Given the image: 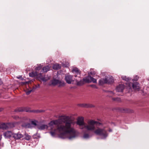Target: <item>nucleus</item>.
Returning <instances> with one entry per match:
<instances>
[{"label": "nucleus", "instance_id": "obj_1", "mask_svg": "<svg viewBox=\"0 0 149 149\" xmlns=\"http://www.w3.org/2000/svg\"><path fill=\"white\" fill-rule=\"evenodd\" d=\"M65 125H58L56 129L50 131V133L52 136H54L58 131L60 133L59 136L61 138L65 139L67 136L70 139L74 138L77 135L75 131L71 127L72 121L69 119L68 116L65 117Z\"/></svg>", "mask_w": 149, "mask_h": 149}, {"label": "nucleus", "instance_id": "obj_2", "mask_svg": "<svg viewBox=\"0 0 149 149\" xmlns=\"http://www.w3.org/2000/svg\"><path fill=\"white\" fill-rule=\"evenodd\" d=\"M15 112H22L25 111L26 112H33L34 113H40L43 111L41 110H31L30 108L28 107H21L17 108L15 111Z\"/></svg>", "mask_w": 149, "mask_h": 149}, {"label": "nucleus", "instance_id": "obj_3", "mask_svg": "<svg viewBox=\"0 0 149 149\" xmlns=\"http://www.w3.org/2000/svg\"><path fill=\"white\" fill-rule=\"evenodd\" d=\"M88 125H84V127L85 128L88 130L93 131L95 129V124L100 125V123L94 121L93 120H91L88 121Z\"/></svg>", "mask_w": 149, "mask_h": 149}, {"label": "nucleus", "instance_id": "obj_4", "mask_svg": "<svg viewBox=\"0 0 149 149\" xmlns=\"http://www.w3.org/2000/svg\"><path fill=\"white\" fill-rule=\"evenodd\" d=\"M96 135L101 136L102 138H106L108 136L107 131L104 129L98 128L94 131Z\"/></svg>", "mask_w": 149, "mask_h": 149}, {"label": "nucleus", "instance_id": "obj_5", "mask_svg": "<svg viewBox=\"0 0 149 149\" xmlns=\"http://www.w3.org/2000/svg\"><path fill=\"white\" fill-rule=\"evenodd\" d=\"M113 81V77L112 76H109L100 80L99 81V84L101 85H103L105 84H111Z\"/></svg>", "mask_w": 149, "mask_h": 149}, {"label": "nucleus", "instance_id": "obj_6", "mask_svg": "<svg viewBox=\"0 0 149 149\" xmlns=\"http://www.w3.org/2000/svg\"><path fill=\"white\" fill-rule=\"evenodd\" d=\"M128 86L130 88L132 87L135 91H138L140 89L139 84L137 82L128 83Z\"/></svg>", "mask_w": 149, "mask_h": 149}, {"label": "nucleus", "instance_id": "obj_7", "mask_svg": "<svg viewBox=\"0 0 149 149\" xmlns=\"http://www.w3.org/2000/svg\"><path fill=\"white\" fill-rule=\"evenodd\" d=\"M84 81L86 83H89L93 82L94 83L96 82V80L91 76L84 78Z\"/></svg>", "mask_w": 149, "mask_h": 149}, {"label": "nucleus", "instance_id": "obj_8", "mask_svg": "<svg viewBox=\"0 0 149 149\" xmlns=\"http://www.w3.org/2000/svg\"><path fill=\"white\" fill-rule=\"evenodd\" d=\"M72 72L75 74L74 76L76 77H79L80 76V71L77 68H74L72 70Z\"/></svg>", "mask_w": 149, "mask_h": 149}, {"label": "nucleus", "instance_id": "obj_9", "mask_svg": "<svg viewBox=\"0 0 149 149\" xmlns=\"http://www.w3.org/2000/svg\"><path fill=\"white\" fill-rule=\"evenodd\" d=\"M117 109L119 111L124 113H131L132 112V110L127 108H118Z\"/></svg>", "mask_w": 149, "mask_h": 149}, {"label": "nucleus", "instance_id": "obj_10", "mask_svg": "<svg viewBox=\"0 0 149 149\" xmlns=\"http://www.w3.org/2000/svg\"><path fill=\"white\" fill-rule=\"evenodd\" d=\"M77 124L84 127L85 124L84 121V118L83 117H79L78 118L77 122Z\"/></svg>", "mask_w": 149, "mask_h": 149}, {"label": "nucleus", "instance_id": "obj_11", "mask_svg": "<svg viewBox=\"0 0 149 149\" xmlns=\"http://www.w3.org/2000/svg\"><path fill=\"white\" fill-rule=\"evenodd\" d=\"M65 78L66 82L69 84H71V82L73 81L72 76L70 75H66Z\"/></svg>", "mask_w": 149, "mask_h": 149}, {"label": "nucleus", "instance_id": "obj_12", "mask_svg": "<svg viewBox=\"0 0 149 149\" xmlns=\"http://www.w3.org/2000/svg\"><path fill=\"white\" fill-rule=\"evenodd\" d=\"M36 77L38 80H40L45 81L49 79L50 78V77H49L47 78H46L45 77H43L41 73L38 74V75Z\"/></svg>", "mask_w": 149, "mask_h": 149}, {"label": "nucleus", "instance_id": "obj_13", "mask_svg": "<svg viewBox=\"0 0 149 149\" xmlns=\"http://www.w3.org/2000/svg\"><path fill=\"white\" fill-rule=\"evenodd\" d=\"M23 137V135L20 132H19L17 133H13V137L16 140L20 139Z\"/></svg>", "mask_w": 149, "mask_h": 149}, {"label": "nucleus", "instance_id": "obj_14", "mask_svg": "<svg viewBox=\"0 0 149 149\" xmlns=\"http://www.w3.org/2000/svg\"><path fill=\"white\" fill-rule=\"evenodd\" d=\"M13 133L11 131H8L6 132H5L3 133V136L5 138H10L12 136H13Z\"/></svg>", "mask_w": 149, "mask_h": 149}, {"label": "nucleus", "instance_id": "obj_15", "mask_svg": "<svg viewBox=\"0 0 149 149\" xmlns=\"http://www.w3.org/2000/svg\"><path fill=\"white\" fill-rule=\"evenodd\" d=\"M125 86L123 84H119L116 88V91L118 92H122L124 89Z\"/></svg>", "mask_w": 149, "mask_h": 149}, {"label": "nucleus", "instance_id": "obj_16", "mask_svg": "<svg viewBox=\"0 0 149 149\" xmlns=\"http://www.w3.org/2000/svg\"><path fill=\"white\" fill-rule=\"evenodd\" d=\"M78 105L80 107H93V105L88 103H81L79 104Z\"/></svg>", "mask_w": 149, "mask_h": 149}, {"label": "nucleus", "instance_id": "obj_17", "mask_svg": "<svg viewBox=\"0 0 149 149\" xmlns=\"http://www.w3.org/2000/svg\"><path fill=\"white\" fill-rule=\"evenodd\" d=\"M59 121L58 120L52 121L49 123V124L51 126V127L52 128L53 125H58L59 124Z\"/></svg>", "mask_w": 149, "mask_h": 149}, {"label": "nucleus", "instance_id": "obj_18", "mask_svg": "<svg viewBox=\"0 0 149 149\" xmlns=\"http://www.w3.org/2000/svg\"><path fill=\"white\" fill-rule=\"evenodd\" d=\"M51 84H50V85H52L53 86H55L58 84H60V82L59 81L54 79L51 81Z\"/></svg>", "mask_w": 149, "mask_h": 149}, {"label": "nucleus", "instance_id": "obj_19", "mask_svg": "<svg viewBox=\"0 0 149 149\" xmlns=\"http://www.w3.org/2000/svg\"><path fill=\"white\" fill-rule=\"evenodd\" d=\"M0 128L3 130H7V123H2L0 124Z\"/></svg>", "mask_w": 149, "mask_h": 149}, {"label": "nucleus", "instance_id": "obj_20", "mask_svg": "<svg viewBox=\"0 0 149 149\" xmlns=\"http://www.w3.org/2000/svg\"><path fill=\"white\" fill-rule=\"evenodd\" d=\"M29 75L30 77H36L38 75V72L36 71H33L29 73Z\"/></svg>", "mask_w": 149, "mask_h": 149}, {"label": "nucleus", "instance_id": "obj_21", "mask_svg": "<svg viewBox=\"0 0 149 149\" xmlns=\"http://www.w3.org/2000/svg\"><path fill=\"white\" fill-rule=\"evenodd\" d=\"M50 67L49 65H47L44 67L41 70V72H47L50 70Z\"/></svg>", "mask_w": 149, "mask_h": 149}, {"label": "nucleus", "instance_id": "obj_22", "mask_svg": "<svg viewBox=\"0 0 149 149\" xmlns=\"http://www.w3.org/2000/svg\"><path fill=\"white\" fill-rule=\"evenodd\" d=\"M15 124V123H7L8 129L14 127Z\"/></svg>", "mask_w": 149, "mask_h": 149}, {"label": "nucleus", "instance_id": "obj_23", "mask_svg": "<svg viewBox=\"0 0 149 149\" xmlns=\"http://www.w3.org/2000/svg\"><path fill=\"white\" fill-rule=\"evenodd\" d=\"M75 79L77 85H81L84 84V82H85V81H84V79H83V80H80L79 81L77 79Z\"/></svg>", "mask_w": 149, "mask_h": 149}, {"label": "nucleus", "instance_id": "obj_24", "mask_svg": "<svg viewBox=\"0 0 149 149\" xmlns=\"http://www.w3.org/2000/svg\"><path fill=\"white\" fill-rule=\"evenodd\" d=\"M47 127V126L45 125H38L37 127V128L40 130H43Z\"/></svg>", "mask_w": 149, "mask_h": 149}, {"label": "nucleus", "instance_id": "obj_25", "mask_svg": "<svg viewBox=\"0 0 149 149\" xmlns=\"http://www.w3.org/2000/svg\"><path fill=\"white\" fill-rule=\"evenodd\" d=\"M40 87V85L39 84L38 85V86H37L36 85L35 86H34L33 87V88L32 90H29L26 92V94L27 95H28L30 94V93H31V92L32 91H33L34 90H35L37 88H39Z\"/></svg>", "mask_w": 149, "mask_h": 149}, {"label": "nucleus", "instance_id": "obj_26", "mask_svg": "<svg viewBox=\"0 0 149 149\" xmlns=\"http://www.w3.org/2000/svg\"><path fill=\"white\" fill-rule=\"evenodd\" d=\"M22 126L26 128H31L32 127L31 124L29 123H26L23 124Z\"/></svg>", "mask_w": 149, "mask_h": 149}, {"label": "nucleus", "instance_id": "obj_27", "mask_svg": "<svg viewBox=\"0 0 149 149\" xmlns=\"http://www.w3.org/2000/svg\"><path fill=\"white\" fill-rule=\"evenodd\" d=\"M61 68V66L60 65L55 64L53 66V69L55 70H58L60 69Z\"/></svg>", "mask_w": 149, "mask_h": 149}, {"label": "nucleus", "instance_id": "obj_28", "mask_svg": "<svg viewBox=\"0 0 149 149\" xmlns=\"http://www.w3.org/2000/svg\"><path fill=\"white\" fill-rule=\"evenodd\" d=\"M122 78L123 80H125L127 82H129L131 80V79L129 77H127L126 76H122Z\"/></svg>", "mask_w": 149, "mask_h": 149}, {"label": "nucleus", "instance_id": "obj_29", "mask_svg": "<svg viewBox=\"0 0 149 149\" xmlns=\"http://www.w3.org/2000/svg\"><path fill=\"white\" fill-rule=\"evenodd\" d=\"M25 136V139L29 141L31 139V136L27 134L26 133Z\"/></svg>", "mask_w": 149, "mask_h": 149}, {"label": "nucleus", "instance_id": "obj_30", "mask_svg": "<svg viewBox=\"0 0 149 149\" xmlns=\"http://www.w3.org/2000/svg\"><path fill=\"white\" fill-rule=\"evenodd\" d=\"M37 123H38V121L34 120L31 121V124L35 126H37L38 127V125L37 124Z\"/></svg>", "mask_w": 149, "mask_h": 149}, {"label": "nucleus", "instance_id": "obj_31", "mask_svg": "<svg viewBox=\"0 0 149 149\" xmlns=\"http://www.w3.org/2000/svg\"><path fill=\"white\" fill-rule=\"evenodd\" d=\"M89 135L88 134L84 133V134L83 137L84 138L87 139L89 137Z\"/></svg>", "mask_w": 149, "mask_h": 149}, {"label": "nucleus", "instance_id": "obj_32", "mask_svg": "<svg viewBox=\"0 0 149 149\" xmlns=\"http://www.w3.org/2000/svg\"><path fill=\"white\" fill-rule=\"evenodd\" d=\"M139 77L137 76H136L134 78L132 79V81L134 82V81H137Z\"/></svg>", "mask_w": 149, "mask_h": 149}, {"label": "nucleus", "instance_id": "obj_33", "mask_svg": "<svg viewBox=\"0 0 149 149\" xmlns=\"http://www.w3.org/2000/svg\"><path fill=\"white\" fill-rule=\"evenodd\" d=\"M42 68L41 65H39L35 68V69L37 70H39Z\"/></svg>", "mask_w": 149, "mask_h": 149}, {"label": "nucleus", "instance_id": "obj_34", "mask_svg": "<svg viewBox=\"0 0 149 149\" xmlns=\"http://www.w3.org/2000/svg\"><path fill=\"white\" fill-rule=\"evenodd\" d=\"M113 99L115 101H119L120 100V99L118 97L114 98Z\"/></svg>", "mask_w": 149, "mask_h": 149}, {"label": "nucleus", "instance_id": "obj_35", "mask_svg": "<svg viewBox=\"0 0 149 149\" xmlns=\"http://www.w3.org/2000/svg\"><path fill=\"white\" fill-rule=\"evenodd\" d=\"M13 118L15 119H17L18 118H19V117L18 116H13Z\"/></svg>", "mask_w": 149, "mask_h": 149}, {"label": "nucleus", "instance_id": "obj_36", "mask_svg": "<svg viewBox=\"0 0 149 149\" xmlns=\"http://www.w3.org/2000/svg\"><path fill=\"white\" fill-rule=\"evenodd\" d=\"M2 81L1 79H0V85H1L2 84Z\"/></svg>", "mask_w": 149, "mask_h": 149}, {"label": "nucleus", "instance_id": "obj_37", "mask_svg": "<svg viewBox=\"0 0 149 149\" xmlns=\"http://www.w3.org/2000/svg\"><path fill=\"white\" fill-rule=\"evenodd\" d=\"M3 110V109L1 108H0V111H1Z\"/></svg>", "mask_w": 149, "mask_h": 149}, {"label": "nucleus", "instance_id": "obj_38", "mask_svg": "<svg viewBox=\"0 0 149 149\" xmlns=\"http://www.w3.org/2000/svg\"><path fill=\"white\" fill-rule=\"evenodd\" d=\"M109 132H111L112 131V130L111 129H109Z\"/></svg>", "mask_w": 149, "mask_h": 149}, {"label": "nucleus", "instance_id": "obj_39", "mask_svg": "<svg viewBox=\"0 0 149 149\" xmlns=\"http://www.w3.org/2000/svg\"><path fill=\"white\" fill-rule=\"evenodd\" d=\"M63 66L65 67V65H63Z\"/></svg>", "mask_w": 149, "mask_h": 149}]
</instances>
